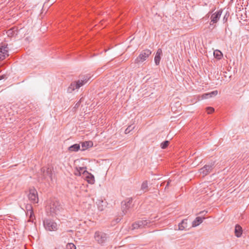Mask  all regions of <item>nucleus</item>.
<instances>
[{
	"label": "nucleus",
	"instance_id": "obj_34",
	"mask_svg": "<svg viewBox=\"0 0 249 249\" xmlns=\"http://www.w3.org/2000/svg\"><path fill=\"white\" fill-rule=\"evenodd\" d=\"M175 104L176 105H178L179 106V107H180V104L179 102H176Z\"/></svg>",
	"mask_w": 249,
	"mask_h": 249
},
{
	"label": "nucleus",
	"instance_id": "obj_28",
	"mask_svg": "<svg viewBox=\"0 0 249 249\" xmlns=\"http://www.w3.org/2000/svg\"><path fill=\"white\" fill-rule=\"evenodd\" d=\"M206 110L207 111L208 114H211L214 111V109L212 107H208L206 108Z\"/></svg>",
	"mask_w": 249,
	"mask_h": 249
},
{
	"label": "nucleus",
	"instance_id": "obj_22",
	"mask_svg": "<svg viewBox=\"0 0 249 249\" xmlns=\"http://www.w3.org/2000/svg\"><path fill=\"white\" fill-rule=\"evenodd\" d=\"M141 189L144 192L147 191L148 189V183L147 181H144L141 186Z\"/></svg>",
	"mask_w": 249,
	"mask_h": 249
},
{
	"label": "nucleus",
	"instance_id": "obj_30",
	"mask_svg": "<svg viewBox=\"0 0 249 249\" xmlns=\"http://www.w3.org/2000/svg\"><path fill=\"white\" fill-rule=\"evenodd\" d=\"M162 54V50L161 49H159L156 53V55L160 56Z\"/></svg>",
	"mask_w": 249,
	"mask_h": 249
},
{
	"label": "nucleus",
	"instance_id": "obj_9",
	"mask_svg": "<svg viewBox=\"0 0 249 249\" xmlns=\"http://www.w3.org/2000/svg\"><path fill=\"white\" fill-rule=\"evenodd\" d=\"M29 199L33 203H37L38 201V198L37 196V192L34 188H31L29 190V194L28 195Z\"/></svg>",
	"mask_w": 249,
	"mask_h": 249
},
{
	"label": "nucleus",
	"instance_id": "obj_36",
	"mask_svg": "<svg viewBox=\"0 0 249 249\" xmlns=\"http://www.w3.org/2000/svg\"><path fill=\"white\" fill-rule=\"evenodd\" d=\"M169 183H170V182L168 181L167 183V185L166 186V187L169 185Z\"/></svg>",
	"mask_w": 249,
	"mask_h": 249
},
{
	"label": "nucleus",
	"instance_id": "obj_39",
	"mask_svg": "<svg viewBox=\"0 0 249 249\" xmlns=\"http://www.w3.org/2000/svg\"><path fill=\"white\" fill-rule=\"evenodd\" d=\"M54 249H60V248H55Z\"/></svg>",
	"mask_w": 249,
	"mask_h": 249
},
{
	"label": "nucleus",
	"instance_id": "obj_24",
	"mask_svg": "<svg viewBox=\"0 0 249 249\" xmlns=\"http://www.w3.org/2000/svg\"><path fill=\"white\" fill-rule=\"evenodd\" d=\"M169 144V141H165L160 144V147L162 149H165L167 147Z\"/></svg>",
	"mask_w": 249,
	"mask_h": 249
},
{
	"label": "nucleus",
	"instance_id": "obj_29",
	"mask_svg": "<svg viewBox=\"0 0 249 249\" xmlns=\"http://www.w3.org/2000/svg\"><path fill=\"white\" fill-rule=\"evenodd\" d=\"M229 13L228 12H227L225 15H224V17L223 18V20L224 22H226L228 20V18L229 17Z\"/></svg>",
	"mask_w": 249,
	"mask_h": 249
},
{
	"label": "nucleus",
	"instance_id": "obj_27",
	"mask_svg": "<svg viewBox=\"0 0 249 249\" xmlns=\"http://www.w3.org/2000/svg\"><path fill=\"white\" fill-rule=\"evenodd\" d=\"M134 128V126L132 125H130L128 126L126 129L125 130V133L127 134L129 133L131 131H132Z\"/></svg>",
	"mask_w": 249,
	"mask_h": 249
},
{
	"label": "nucleus",
	"instance_id": "obj_1",
	"mask_svg": "<svg viewBox=\"0 0 249 249\" xmlns=\"http://www.w3.org/2000/svg\"><path fill=\"white\" fill-rule=\"evenodd\" d=\"M89 79L88 75L85 76L83 79L79 80L76 82H74L71 83L70 86L68 88V91L69 92H72L76 89H78L81 86L86 84Z\"/></svg>",
	"mask_w": 249,
	"mask_h": 249
},
{
	"label": "nucleus",
	"instance_id": "obj_4",
	"mask_svg": "<svg viewBox=\"0 0 249 249\" xmlns=\"http://www.w3.org/2000/svg\"><path fill=\"white\" fill-rule=\"evenodd\" d=\"M94 238L98 244L103 245L107 242L108 237L106 233L102 231H97L95 232Z\"/></svg>",
	"mask_w": 249,
	"mask_h": 249
},
{
	"label": "nucleus",
	"instance_id": "obj_38",
	"mask_svg": "<svg viewBox=\"0 0 249 249\" xmlns=\"http://www.w3.org/2000/svg\"><path fill=\"white\" fill-rule=\"evenodd\" d=\"M204 213V211H202V212H201L200 213L201 214V213Z\"/></svg>",
	"mask_w": 249,
	"mask_h": 249
},
{
	"label": "nucleus",
	"instance_id": "obj_16",
	"mask_svg": "<svg viewBox=\"0 0 249 249\" xmlns=\"http://www.w3.org/2000/svg\"><path fill=\"white\" fill-rule=\"evenodd\" d=\"M203 219H204V218H202L201 217H197L193 222L192 227H195L198 226L200 224H201L202 222Z\"/></svg>",
	"mask_w": 249,
	"mask_h": 249
},
{
	"label": "nucleus",
	"instance_id": "obj_35",
	"mask_svg": "<svg viewBox=\"0 0 249 249\" xmlns=\"http://www.w3.org/2000/svg\"><path fill=\"white\" fill-rule=\"evenodd\" d=\"M8 35L9 36L10 34H11V31L10 30H9L7 32Z\"/></svg>",
	"mask_w": 249,
	"mask_h": 249
},
{
	"label": "nucleus",
	"instance_id": "obj_14",
	"mask_svg": "<svg viewBox=\"0 0 249 249\" xmlns=\"http://www.w3.org/2000/svg\"><path fill=\"white\" fill-rule=\"evenodd\" d=\"M242 227L239 225H236L234 230L235 235L237 237H240L242 234Z\"/></svg>",
	"mask_w": 249,
	"mask_h": 249
},
{
	"label": "nucleus",
	"instance_id": "obj_26",
	"mask_svg": "<svg viewBox=\"0 0 249 249\" xmlns=\"http://www.w3.org/2000/svg\"><path fill=\"white\" fill-rule=\"evenodd\" d=\"M76 248L74 244L73 243H68L66 245V249H76Z\"/></svg>",
	"mask_w": 249,
	"mask_h": 249
},
{
	"label": "nucleus",
	"instance_id": "obj_2",
	"mask_svg": "<svg viewBox=\"0 0 249 249\" xmlns=\"http://www.w3.org/2000/svg\"><path fill=\"white\" fill-rule=\"evenodd\" d=\"M50 214L53 215H57L60 214V212L63 210V208L60 203L57 201H53L50 204Z\"/></svg>",
	"mask_w": 249,
	"mask_h": 249
},
{
	"label": "nucleus",
	"instance_id": "obj_41",
	"mask_svg": "<svg viewBox=\"0 0 249 249\" xmlns=\"http://www.w3.org/2000/svg\"><path fill=\"white\" fill-rule=\"evenodd\" d=\"M29 208H31V209H32V207H31V206H29Z\"/></svg>",
	"mask_w": 249,
	"mask_h": 249
},
{
	"label": "nucleus",
	"instance_id": "obj_32",
	"mask_svg": "<svg viewBox=\"0 0 249 249\" xmlns=\"http://www.w3.org/2000/svg\"><path fill=\"white\" fill-rule=\"evenodd\" d=\"M29 213H30V217L31 218L33 214V212L32 210H29V211L27 212L28 214Z\"/></svg>",
	"mask_w": 249,
	"mask_h": 249
},
{
	"label": "nucleus",
	"instance_id": "obj_7",
	"mask_svg": "<svg viewBox=\"0 0 249 249\" xmlns=\"http://www.w3.org/2000/svg\"><path fill=\"white\" fill-rule=\"evenodd\" d=\"M9 56L8 47L6 43H2L0 45V61L3 60Z\"/></svg>",
	"mask_w": 249,
	"mask_h": 249
},
{
	"label": "nucleus",
	"instance_id": "obj_12",
	"mask_svg": "<svg viewBox=\"0 0 249 249\" xmlns=\"http://www.w3.org/2000/svg\"><path fill=\"white\" fill-rule=\"evenodd\" d=\"M41 178L46 179L48 178L52 179V172L50 167H44L41 169Z\"/></svg>",
	"mask_w": 249,
	"mask_h": 249
},
{
	"label": "nucleus",
	"instance_id": "obj_21",
	"mask_svg": "<svg viewBox=\"0 0 249 249\" xmlns=\"http://www.w3.org/2000/svg\"><path fill=\"white\" fill-rule=\"evenodd\" d=\"M91 143L90 142H82V150H85L87 148H88Z\"/></svg>",
	"mask_w": 249,
	"mask_h": 249
},
{
	"label": "nucleus",
	"instance_id": "obj_33",
	"mask_svg": "<svg viewBox=\"0 0 249 249\" xmlns=\"http://www.w3.org/2000/svg\"><path fill=\"white\" fill-rule=\"evenodd\" d=\"M171 109L173 111H176L177 110L174 109V104H171Z\"/></svg>",
	"mask_w": 249,
	"mask_h": 249
},
{
	"label": "nucleus",
	"instance_id": "obj_5",
	"mask_svg": "<svg viewBox=\"0 0 249 249\" xmlns=\"http://www.w3.org/2000/svg\"><path fill=\"white\" fill-rule=\"evenodd\" d=\"M45 229L49 231H55L57 230V224L51 219H46L43 221Z\"/></svg>",
	"mask_w": 249,
	"mask_h": 249
},
{
	"label": "nucleus",
	"instance_id": "obj_11",
	"mask_svg": "<svg viewBox=\"0 0 249 249\" xmlns=\"http://www.w3.org/2000/svg\"><path fill=\"white\" fill-rule=\"evenodd\" d=\"M214 166V162H211L210 164L205 165L203 167L199 169V172L203 176H206L211 173Z\"/></svg>",
	"mask_w": 249,
	"mask_h": 249
},
{
	"label": "nucleus",
	"instance_id": "obj_20",
	"mask_svg": "<svg viewBox=\"0 0 249 249\" xmlns=\"http://www.w3.org/2000/svg\"><path fill=\"white\" fill-rule=\"evenodd\" d=\"M104 203V204H106V202H104L103 201H99L98 205V209L99 211H102L104 210L106 206L103 205V204Z\"/></svg>",
	"mask_w": 249,
	"mask_h": 249
},
{
	"label": "nucleus",
	"instance_id": "obj_18",
	"mask_svg": "<svg viewBox=\"0 0 249 249\" xmlns=\"http://www.w3.org/2000/svg\"><path fill=\"white\" fill-rule=\"evenodd\" d=\"M218 91L217 90H214L212 91L210 93H207L203 95V98H208L209 97H212L213 96H215L217 94Z\"/></svg>",
	"mask_w": 249,
	"mask_h": 249
},
{
	"label": "nucleus",
	"instance_id": "obj_8",
	"mask_svg": "<svg viewBox=\"0 0 249 249\" xmlns=\"http://www.w3.org/2000/svg\"><path fill=\"white\" fill-rule=\"evenodd\" d=\"M150 223L151 221L150 220H139L133 224V229L143 228L146 227H149L150 226Z\"/></svg>",
	"mask_w": 249,
	"mask_h": 249
},
{
	"label": "nucleus",
	"instance_id": "obj_10",
	"mask_svg": "<svg viewBox=\"0 0 249 249\" xmlns=\"http://www.w3.org/2000/svg\"><path fill=\"white\" fill-rule=\"evenodd\" d=\"M132 202V198H127L122 202V210L123 214L127 213V210L131 207Z\"/></svg>",
	"mask_w": 249,
	"mask_h": 249
},
{
	"label": "nucleus",
	"instance_id": "obj_37",
	"mask_svg": "<svg viewBox=\"0 0 249 249\" xmlns=\"http://www.w3.org/2000/svg\"><path fill=\"white\" fill-rule=\"evenodd\" d=\"M3 78V76H0V80Z\"/></svg>",
	"mask_w": 249,
	"mask_h": 249
},
{
	"label": "nucleus",
	"instance_id": "obj_40",
	"mask_svg": "<svg viewBox=\"0 0 249 249\" xmlns=\"http://www.w3.org/2000/svg\"><path fill=\"white\" fill-rule=\"evenodd\" d=\"M208 18L210 17L209 13L208 14Z\"/></svg>",
	"mask_w": 249,
	"mask_h": 249
},
{
	"label": "nucleus",
	"instance_id": "obj_15",
	"mask_svg": "<svg viewBox=\"0 0 249 249\" xmlns=\"http://www.w3.org/2000/svg\"><path fill=\"white\" fill-rule=\"evenodd\" d=\"M86 175V178H87V180L88 182L89 183H90L91 184H94L95 182L94 177L93 175H92L91 174L87 173Z\"/></svg>",
	"mask_w": 249,
	"mask_h": 249
},
{
	"label": "nucleus",
	"instance_id": "obj_6",
	"mask_svg": "<svg viewBox=\"0 0 249 249\" xmlns=\"http://www.w3.org/2000/svg\"><path fill=\"white\" fill-rule=\"evenodd\" d=\"M151 54V51L150 50L146 49L143 50L135 59V63L143 62L150 56Z\"/></svg>",
	"mask_w": 249,
	"mask_h": 249
},
{
	"label": "nucleus",
	"instance_id": "obj_25",
	"mask_svg": "<svg viewBox=\"0 0 249 249\" xmlns=\"http://www.w3.org/2000/svg\"><path fill=\"white\" fill-rule=\"evenodd\" d=\"M160 56L155 55L154 58V61L157 66H158L160 64Z\"/></svg>",
	"mask_w": 249,
	"mask_h": 249
},
{
	"label": "nucleus",
	"instance_id": "obj_23",
	"mask_svg": "<svg viewBox=\"0 0 249 249\" xmlns=\"http://www.w3.org/2000/svg\"><path fill=\"white\" fill-rule=\"evenodd\" d=\"M78 170L81 173V174H83L84 175H86L87 173H88V172L86 170V168L84 167H77Z\"/></svg>",
	"mask_w": 249,
	"mask_h": 249
},
{
	"label": "nucleus",
	"instance_id": "obj_17",
	"mask_svg": "<svg viewBox=\"0 0 249 249\" xmlns=\"http://www.w3.org/2000/svg\"><path fill=\"white\" fill-rule=\"evenodd\" d=\"M80 144L75 143L70 146L68 149L70 152H77L80 149Z\"/></svg>",
	"mask_w": 249,
	"mask_h": 249
},
{
	"label": "nucleus",
	"instance_id": "obj_31",
	"mask_svg": "<svg viewBox=\"0 0 249 249\" xmlns=\"http://www.w3.org/2000/svg\"><path fill=\"white\" fill-rule=\"evenodd\" d=\"M74 174L75 175L78 176H80L81 175L79 171L78 170L77 167H76L75 171H74Z\"/></svg>",
	"mask_w": 249,
	"mask_h": 249
},
{
	"label": "nucleus",
	"instance_id": "obj_19",
	"mask_svg": "<svg viewBox=\"0 0 249 249\" xmlns=\"http://www.w3.org/2000/svg\"><path fill=\"white\" fill-rule=\"evenodd\" d=\"M213 55L216 58H217L218 59H221V58L222 56V53L221 52H220V51L216 50V51H214Z\"/></svg>",
	"mask_w": 249,
	"mask_h": 249
},
{
	"label": "nucleus",
	"instance_id": "obj_3",
	"mask_svg": "<svg viewBox=\"0 0 249 249\" xmlns=\"http://www.w3.org/2000/svg\"><path fill=\"white\" fill-rule=\"evenodd\" d=\"M222 13V10H219L211 15L210 18V25L209 26V28L210 29L213 30L216 27L215 23H216L219 20Z\"/></svg>",
	"mask_w": 249,
	"mask_h": 249
},
{
	"label": "nucleus",
	"instance_id": "obj_13",
	"mask_svg": "<svg viewBox=\"0 0 249 249\" xmlns=\"http://www.w3.org/2000/svg\"><path fill=\"white\" fill-rule=\"evenodd\" d=\"M188 228L187 220L184 219L178 224V230L180 231L186 230Z\"/></svg>",
	"mask_w": 249,
	"mask_h": 249
}]
</instances>
